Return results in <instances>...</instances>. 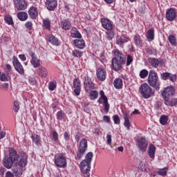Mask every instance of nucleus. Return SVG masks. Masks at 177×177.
I'll list each match as a JSON object with an SVG mask.
<instances>
[{"label":"nucleus","mask_w":177,"mask_h":177,"mask_svg":"<svg viewBox=\"0 0 177 177\" xmlns=\"http://www.w3.org/2000/svg\"><path fill=\"white\" fill-rule=\"evenodd\" d=\"M148 145L149 143L145 138L141 137L140 139H138V146L141 151H146Z\"/></svg>","instance_id":"obj_15"},{"label":"nucleus","mask_w":177,"mask_h":177,"mask_svg":"<svg viewBox=\"0 0 177 177\" xmlns=\"http://www.w3.org/2000/svg\"><path fill=\"white\" fill-rule=\"evenodd\" d=\"M75 139L76 140V142H80V140H81V133H77L76 135L75 136Z\"/></svg>","instance_id":"obj_62"},{"label":"nucleus","mask_w":177,"mask_h":177,"mask_svg":"<svg viewBox=\"0 0 177 177\" xmlns=\"http://www.w3.org/2000/svg\"><path fill=\"white\" fill-rule=\"evenodd\" d=\"M149 64L154 68H157L158 66H160V63H161L162 61L158 60L157 58L151 57L149 58Z\"/></svg>","instance_id":"obj_24"},{"label":"nucleus","mask_w":177,"mask_h":177,"mask_svg":"<svg viewBox=\"0 0 177 177\" xmlns=\"http://www.w3.org/2000/svg\"><path fill=\"white\" fill-rule=\"evenodd\" d=\"M84 89L86 92L95 89V84L92 82V80L89 76H85L84 77Z\"/></svg>","instance_id":"obj_10"},{"label":"nucleus","mask_w":177,"mask_h":177,"mask_svg":"<svg viewBox=\"0 0 177 177\" xmlns=\"http://www.w3.org/2000/svg\"><path fill=\"white\" fill-rule=\"evenodd\" d=\"M116 42L118 45H124V44H127V42H128V37L122 36L117 40Z\"/></svg>","instance_id":"obj_38"},{"label":"nucleus","mask_w":177,"mask_h":177,"mask_svg":"<svg viewBox=\"0 0 177 177\" xmlns=\"http://www.w3.org/2000/svg\"><path fill=\"white\" fill-rule=\"evenodd\" d=\"M176 93L175 88L173 86H169L161 92V96L163 97L164 100H167L172 97Z\"/></svg>","instance_id":"obj_7"},{"label":"nucleus","mask_w":177,"mask_h":177,"mask_svg":"<svg viewBox=\"0 0 177 177\" xmlns=\"http://www.w3.org/2000/svg\"><path fill=\"white\" fill-rule=\"evenodd\" d=\"M165 104L166 106H170L171 107H174V106H177V98H171V99H167L165 100Z\"/></svg>","instance_id":"obj_29"},{"label":"nucleus","mask_w":177,"mask_h":177,"mask_svg":"<svg viewBox=\"0 0 177 177\" xmlns=\"http://www.w3.org/2000/svg\"><path fill=\"white\" fill-rule=\"evenodd\" d=\"M28 53L29 55L31 57L32 60L30 61V63L32 66H33L34 68L39 67V66H41V62L39 59L37 57H35V53H32V51H29Z\"/></svg>","instance_id":"obj_14"},{"label":"nucleus","mask_w":177,"mask_h":177,"mask_svg":"<svg viewBox=\"0 0 177 177\" xmlns=\"http://www.w3.org/2000/svg\"><path fill=\"white\" fill-rule=\"evenodd\" d=\"M93 158V153L92 152H88L86 156H85V159L83 160L81 163L80 165H88L91 166V163L92 162V158Z\"/></svg>","instance_id":"obj_18"},{"label":"nucleus","mask_w":177,"mask_h":177,"mask_svg":"<svg viewBox=\"0 0 177 177\" xmlns=\"http://www.w3.org/2000/svg\"><path fill=\"white\" fill-rule=\"evenodd\" d=\"M15 164V160L12 159L10 157V149L9 151V158H5L3 159V165L6 167V168H8V169L12 168V166Z\"/></svg>","instance_id":"obj_19"},{"label":"nucleus","mask_w":177,"mask_h":177,"mask_svg":"<svg viewBox=\"0 0 177 177\" xmlns=\"http://www.w3.org/2000/svg\"><path fill=\"white\" fill-rule=\"evenodd\" d=\"M171 73L169 72H165L160 74V78L161 80H162L163 81H167V80H168V78H169V75H170Z\"/></svg>","instance_id":"obj_46"},{"label":"nucleus","mask_w":177,"mask_h":177,"mask_svg":"<svg viewBox=\"0 0 177 177\" xmlns=\"http://www.w3.org/2000/svg\"><path fill=\"white\" fill-rule=\"evenodd\" d=\"M4 20L7 24L12 25L13 24V19L12 18V16L9 15H6L5 16Z\"/></svg>","instance_id":"obj_42"},{"label":"nucleus","mask_w":177,"mask_h":177,"mask_svg":"<svg viewBox=\"0 0 177 177\" xmlns=\"http://www.w3.org/2000/svg\"><path fill=\"white\" fill-rule=\"evenodd\" d=\"M91 171V166L86 165H81V171L82 172L84 177H89L91 174H89Z\"/></svg>","instance_id":"obj_20"},{"label":"nucleus","mask_w":177,"mask_h":177,"mask_svg":"<svg viewBox=\"0 0 177 177\" xmlns=\"http://www.w3.org/2000/svg\"><path fill=\"white\" fill-rule=\"evenodd\" d=\"M82 55H83L82 51L77 49H75L72 52V56H73V57H77V58L82 57Z\"/></svg>","instance_id":"obj_40"},{"label":"nucleus","mask_w":177,"mask_h":177,"mask_svg":"<svg viewBox=\"0 0 177 177\" xmlns=\"http://www.w3.org/2000/svg\"><path fill=\"white\" fill-rule=\"evenodd\" d=\"M176 18V10L175 8H169L166 12V19L169 20V21H174Z\"/></svg>","instance_id":"obj_13"},{"label":"nucleus","mask_w":177,"mask_h":177,"mask_svg":"<svg viewBox=\"0 0 177 177\" xmlns=\"http://www.w3.org/2000/svg\"><path fill=\"white\" fill-rule=\"evenodd\" d=\"M96 77L99 81L103 82V81H106V78L107 77V72L106 69L104 68H98L96 71Z\"/></svg>","instance_id":"obj_9"},{"label":"nucleus","mask_w":177,"mask_h":177,"mask_svg":"<svg viewBox=\"0 0 177 177\" xmlns=\"http://www.w3.org/2000/svg\"><path fill=\"white\" fill-rule=\"evenodd\" d=\"M148 83L152 88H155L156 91H160V82H158V75L154 71H150L148 77Z\"/></svg>","instance_id":"obj_2"},{"label":"nucleus","mask_w":177,"mask_h":177,"mask_svg":"<svg viewBox=\"0 0 177 177\" xmlns=\"http://www.w3.org/2000/svg\"><path fill=\"white\" fill-rule=\"evenodd\" d=\"M74 92L76 96H80L81 93V87L80 88H75Z\"/></svg>","instance_id":"obj_61"},{"label":"nucleus","mask_w":177,"mask_h":177,"mask_svg":"<svg viewBox=\"0 0 177 177\" xmlns=\"http://www.w3.org/2000/svg\"><path fill=\"white\" fill-rule=\"evenodd\" d=\"M37 74L42 77V78H46L48 77V71L46 69L42 66L39 67V69L37 71Z\"/></svg>","instance_id":"obj_30"},{"label":"nucleus","mask_w":177,"mask_h":177,"mask_svg":"<svg viewBox=\"0 0 177 177\" xmlns=\"http://www.w3.org/2000/svg\"><path fill=\"white\" fill-rule=\"evenodd\" d=\"M114 55L115 57H113V59H117L118 62H121V64L127 63V58L125 57V55H124L122 52H121L120 50H115Z\"/></svg>","instance_id":"obj_12"},{"label":"nucleus","mask_w":177,"mask_h":177,"mask_svg":"<svg viewBox=\"0 0 177 177\" xmlns=\"http://www.w3.org/2000/svg\"><path fill=\"white\" fill-rule=\"evenodd\" d=\"M28 13L30 19H37L38 17V11L37 8L34 6L30 8Z\"/></svg>","instance_id":"obj_23"},{"label":"nucleus","mask_w":177,"mask_h":177,"mask_svg":"<svg viewBox=\"0 0 177 177\" xmlns=\"http://www.w3.org/2000/svg\"><path fill=\"white\" fill-rule=\"evenodd\" d=\"M21 172H22V169L20 167H15L12 168V174L15 176H18V177L21 176V174H22Z\"/></svg>","instance_id":"obj_37"},{"label":"nucleus","mask_w":177,"mask_h":177,"mask_svg":"<svg viewBox=\"0 0 177 177\" xmlns=\"http://www.w3.org/2000/svg\"><path fill=\"white\" fill-rule=\"evenodd\" d=\"M47 9L48 10H55L57 6V1L56 0H46Z\"/></svg>","instance_id":"obj_21"},{"label":"nucleus","mask_w":177,"mask_h":177,"mask_svg":"<svg viewBox=\"0 0 177 177\" xmlns=\"http://www.w3.org/2000/svg\"><path fill=\"white\" fill-rule=\"evenodd\" d=\"M146 37L149 41H153L154 39V28H151L147 30Z\"/></svg>","instance_id":"obj_35"},{"label":"nucleus","mask_w":177,"mask_h":177,"mask_svg":"<svg viewBox=\"0 0 177 177\" xmlns=\"http://www.w3.org/2000/svg\"><path fill=\"white\" fill-rule=\"evenodd\" d=\"M57 83L55 81L50 82L48 83L49 91H55L56 89Z\"/></svg>","instance_id":"obj_47"},{"label":"nucleus","mask_w":177,"mask_h":177,"mask_svg":"<svg viewBox=\"0 0 177 177\" xmlns=\"http://www.w3.org/2000/svg\"><path fill=\"white\" fill-rule=\"evenodd\" d=\"M55 164L59 168H66L67 167V161L63 153H57L55 156Z\"/></svg>","instance_id":"obj_6"},{"label":"nucleus","mask_w":177,"mask_h":177,"mask_svg":"<svg viewBox=\"0 0 177 177\" xmlns=\"http://www.w3.org/2000/svg\"><path fill=\"white\" fill-rule=\"evenodd\" d=\"M122 80L121 78H116L113 82V86L116 89H122Z\"/></svg>","instance_id":"obj_32"},{"label":"nucleus","mask_w":177,"mask_h":177,"mask_svg":"<svg viewBox=\"0 0 177 177\" xmlns=\"http://www.w3.org/2000/svg\"><path fill=\"white\" fill-rule=\"evenodd\" d=\"M86 149H88V140L86 139L83 138L80 140V145L78 146V150L77 151V160H81L82 157H84V154H85V151H86Z\"/></svg>","instance_id":"obj_3"},{"label":"nucleus","mask_w":177,"mask_h":177,"mask_svg":"<svg viewBox=\"0 0 177 177\" xmlns=\"http://www.w3.org/2000/svg\"><path fill=\"white\" fill-rule=\"evenodd\" d=\"M106 143L107 145H111V134L106 135Z\"/></svg>","instance_id":"obj_59"},{"label":"nucleus","mask_w":177,"mask_h":177,"mask_svg":"<svg viewBox=\"0 0 177 177\" xmlns=\"http://www.w3.org/2000/svg\"><path fill=\"white\" fill-rule=\"evenodd\" d=\"M13 110L15 113H18L19 110H20V105L19 104V101L14 102Z\"/></svg>","instance_id":"obj_49"},{"label":"nucleus","mask_w":177,"mask_h":177,"mask_svg":"<svg viewBox=\"0 0 177 177\" xmlns=\"http://www.w3.org/2000/svg\"><path fill=\"white\" fill-rule=\"evenodd\" d=\"M6 177H15V174L10 171H7L6 173Z\"/></svg>","instance_id":"obj_64"},{"label":"nucleus","mask_w":177,"mask_h":177,"mask_svg":"<svg viewBox=\"0 0 177 177\" xmlns=\"http://www.w3.org/2000/svg\"><path fill=\"white\" fill-rule=\"evenodd\" d=\"M48 41L50 42V44L55 45L56 46H59V45H60V41H59V39L54 35L49 36Z\"/></svg>","instance_id":"obj_33"},{"label":"nucleus","mask_w":177,"mask_h":177,"mask_svg":"<svg viewBox=\"0 0 177 177\" xmlns=\"http://www.w3.org/2000/svg\"><path fill=\"white\" fill-rule=\"evenodd\" d=\"M12 64L14 66L15 69L19 74H21L23 75L24 74V68H23V65H21V63L19 61V59L16 57H12Z\"/></svg>","instance_id":"obj_8"},{"label":"nucleus","mask_w":177,"mask_h":177,"mask_svg":"<svg viewBox=\"0 0 177 177\" xmlns=\"http://www.w3.org/2000/svg\"><path fill=\"white\" fill-rule=\"evenodd\" d=\"M52 135H53L54 141L59 142V134H57V132H56V131H54L52 132Z\"/></svg>","instance_id":"obj_56"},{"label":"nucleus","mask_w":177,"mask_h":177,"mask_svg":"<svg viewBox=\"0 0 177 177\" xmlns=\"http://www.w3.org/2000/svg\"><path fill=\"white\" fill-rule=\"evenodd\" d=\"M140 93L144 99H149L153 96V89L147 83L142 84L139 88Z\"/></svg>","instance_id":"obj_4"},{"label":"nucleus","mask_w":177,"mask_h":177,"mask_svg":"<svg viewBox=\"0 0 177 177\" xmlns=\"http://www.w3.org/2000/svg\"><path fill=\"white\" fill-rule=\"evenodd\" d=\"M101 23L103 28L105 30H113V24H111V21L107 18H102Z\"/></svg>","instance_id":"obj_17"},{"label":"nucleus","mask_w":177,"mask_h":177,"mask_svg":"<svg viewBox=\"0 0 177 177\" xmlns=\"http://www.w3.org/2000/svg\"><path fill=\"white\" fill-rule=\"evenodd\" d=\"M132 62H133V57L131 56V55H127V63H126V66L128 67L129 66H131V64L132 63Z\"/></svg>","instance_id":"obj_53"},{"label":"nucleus","mask_w":177,"mask_h":177,"mask_svg":"<svg viewBox=\"0 0 177 177\" xmlns=\"http://www.w3.org/2000/svg\"><path fill=\"white\" fill-rule=\"evenodd\" d=\"M140 169L142 171L145 172V171H146L147 168H146V165H145V163H140Z\"/></svg>","instance_id":"obj_60"},{"label":"nucleus","mask_w":177,"mask_h":177,"mask_svg":"<svg viewBox=\"0 0 177 177\" xmlns=\"http://www.w3.org/2000/svg\"><path fill=\"white\" fill-rule=\"evenodd\" d=\"M73 44L78 49H84L85 48V41L84 39H75Z\"/></svg>","instance_id":"obj_26"},{"label":"nucleus","mask_w":177,"mask_h":177,"mask_svg":"<svg viewBox=\"0 0 177 177\" xmlns=\"http://www.w3.org/2000/svg\"><path fill=\"white\" fill-rule=\"evenodd\" d=\"M62 27L63 30L67 31V30H70V28H71V25H70L68 22L64 21L62 22Z\"/></svg>","instance_id":"obj_43"},{"label":"nucleus","mask_w":177,"mask_h":177,"mask_svg":"<svg viewBox=\"0 0 177 177\" xmlns=\"http://www.w3.org/2000/svg\"><path fill=\"white\" fill-rule=\"evenodd\" d=\"M31 139L37 146H42L41 141V137L38 136V134H32L31 136Z\"/></svg>","instance_id":"obj_25"},{"label":"nucleus","mask_w":177,"mask_h":177,"mask_svg":"<svg viewBox=\"0 0 177 177\" xmlns=\"http://www.w3.org/2000/svg\"><path fill=\"white\" fill-rule=\"evenodd\" d=\"M28 81L30 85H35L37 84V80H35V77H29L28 79Z\"/></svg>","instance_id":"obj_54"},{"label":"nucleus","mask_w":177,"mask_h":177,"mask_svg":"<svg viewBox=\"0 0 177 177\" xmlns=\"http://www.w3.org/2000/svg\"><path fill=\"white\" fill-rule=\"evenodd\" d=\"M168 172V168L165 167L163 169H160L158 172V175H160V176H165Z\"/></svg>","instance_id":"obj_41"},{"label":"nucleus","mask_w":177,"mask_h":177,"mask_svg":"<svg viewBox=\"0 0 177 177\" xmlns=\"http://www.w3.org/2000/svg\"><path fill=\"white\" fill-rule=\"evenodd\" d=\"M100 97H99L97 100V103L100 104H104V110L105 113H109V111L110 110V104H109V99L107 98V96L104 95V91L103 90L100 91Z\"/></svg>","instance_id":"obj_5"},{"label":"nucleus","mask_w":177,"mask_h":177,"mask_svg":"<svg viewBox=\"0 0 177 177\" xmlns=\"http://www.w3.org/2000/svg\"><path fill=\"white\" fill-rule=\"evenodd\" d=\"M25 27L26 28H28V30H31V28H32V23H31L30 21L26 22L25 24Z\"/></svg>","instance_id":"obj_58"},{"label":"nucleus","mask_w":177,"mask_h":177,"mask_svg":"<svg viewBox=\"0 0 177 177\" xmlns=\"http://www.w3.org/2000/svg\"><path fill=\"white\" fill-rule=\"evenodd\" d=\"M169 81H171V82H175V81H176V75L170 73L169 76Z\"/></svg>","instance_id":"obj_57"},{"label":"nucleus","mask_w":177,"mask_h":177,"mask_svg":"<svg viewBox=\"0 0 177 177\" xmlns=\"http://www.w3.org/2000/svg\"><path fill=\"white\" fill-rule=\"evenodd\" d=\"M0 80L1 81L6 82L8 81V77H6V75H5V73H2Z\"/></svg>","instance_id":"obj_63"},{"label":"nucleus","mask_w":177,"mask_h":177,"mask_svg":"<svg viewBox=\"0 0 177 177\" xmlns=\"http://www.w3.org/2000/svg\"><path fill=\"white\" fill-rule=\"evenodd\" d=\"M106 38L109 39V41H111L113 38H114V32H106Z\"/></svg>","instance_id":"obj_55"},{"label":"nucleus","mask_w":177,"mask_h":177,"mask_svg":"<svg viewBox=\"0 0 177 177\" xmlns=\"http://www.w3.org/2000/svg\"><path fill=\"white\" fill-rule=\"evenodd\" d=\"M149 75V71L146 69H142L140 72V78L145 79L146 77Z\"/></svg>","instance_id":"obj_45"},{"label":"nucleus","mask_w":177,"mask_h":177,"mask_svg":"<svg viewBox=\"0 0 177 177\" xmlns=\"http://www.w3.org/2000/svg\"><path fill=\"white\" fill-rule=\"evenodd\" d=\"M133 41L137 46L142 47L143 46V41H142V39L140 38V35H136L133 37Z\"/></svg>","instance_id":"obj_31"},{"label":"nucleus","mask_w":177,"mask_h":177,"mask_svg":"<svg viewBox=\"0 0 177 177\" xmlns=\"http://www.w3.org/2000/svg\"><path fill=\"white\" fill-rule=\"evenodd\" d=\"M169 42L171 45L175 46L176 45V38L174 35H169L168 37Z\"/></svg>","instance_id":"obj_48"},{"label":"nucleus","mask_w":177,"mask_h":177,"mask_svg":"<svg viewBox=\"0 0 177 177\" xmlns=\"http://www.w3.org/2000/svg\"><path fill=\"white\" fill-rule=\"evenodd\" d=\"M122 64H121V62L116 58H113L111 60V66L114 71H120L122 68Z\"/></svg>","instance_id":"obj_16"},{"label":"nucleus","mask_w":177,"mask_h":177,"mask_svg":"<svg viewBox=\"0 0 177 177\" xmlns=\"http://www.w3.org/2000/svg\"><path fill=\"white\" fill-rule=\"evenodd\" d=\"M71 35L72 38H80V39L82 38V35H81V32L77 30L76 28L71 29Z\"/></svg>","instance_id":"obj_34"},{"label":"nucleus","mask_w":177,"mask_h":177,"mask_svg":"<svg viewBox=\"0 0 177 177\" xmlns=\"http://www.w3.org/2000/svg\"><path fill=\"white\" fill-rule=\"evenodd\" d=\"M17 17L20 21H26L28 19V14L26 12H19L17 14Z\"/></svg>","instance_id":"obj_27"},{"label":"nucleus","mask_w":177,"mask_h":177,"mask_svg":"<svg viewBox=\"0 0 177 177\" xmlns=\"http://www.w3.org/2000/svg\"><path fill=\"white\" fill-rule=\"evenodd\" d=\"M160 124L161 125H167L168 124V115H162L160 118Z\"/></svg>","instance_id":"obj_39"},{"label":"nucleus","mask_w":177,"mask_h":177,"mask_svg":"<svg viewBox=\"0 0 177 177\" xmlns=\"http://www.w3.org/2000/svg\"><path fill=\"white\" fill-rule=\"evenodd\" d=\"M43 24L45 28L47 30H50V20L46 19L43 20Z\"/></svg>","instance_id":"obj_44"},{"label":"nucleus","mask_w":177,"mask_h":177,"mask_svg":"<svg viewBox=\"0 0 177 177\" xmlns=\"http://www.w3.org/2000/svg\"><path fill=\"white\" fill-rule=\"evenodd\" d=\"M156 155V145L149 144L148 147V156L150 158L154 159Z\"/></svg>","instance_id":"obj_22"},{"label":"nucleus","mask_w":177,"mask_h":177,"mask_svg":"<svg viewBox=\"0 0 177 177\" xmlns=\"http://www.w3.org/2000/svg\"><path fill=\"white\" fill-rule=\"evenodd\" d=\"M113 120L114 122V124L116 125H120V123L121 122V120L120 119V116L118 115H114L113 116Z\"/></svg>","instance_id":"obj_51"},{"label":"nucleus","mask_w":177,"mask_h":177,"mask_svg":"<svg viewBox=\"0 0 177 177\" xmlns=\"http://www.w3.org/2000/svg\"><path fill=\"white\" fill-rule=\"evenodd\" d=\"M89 97L91 100H96L99 97V93L96 90H91L89 92Z\"/></svg>","instance_id":"obj_36"},{"label":"nucleus","mask_w":177,"mask_h":177,"mask_svg":"<svg viewBox=\"0 0 177 177\" xmlns=\"http://www.w3.org/2000/svg\"><path fill=\"white\" fill-rule=\"evenodd\" d=\"M14 5L17 10H26L27 9L26 0H14Z\"/></svg>","instance_id":"obj_11"},{"label":"nucleus","mask_w":177,"mask_h":177,"mask_svg":"<svg viewBox=\"0 0 177 177\" xmlns=\"http://www.w3.org/2000/svg\"><path fill=\"white\" fill-rule=\"evenodd\" d=\"M57 118L60 121L63 120V119L64 118V112L62 111H58L57 113Z\"/></svg>","instance_id":"obj_52"},{"label":"nucleus","mask_w":177,"mask_h":177,"mask_svg":"<svg viewBox=\"0 0 177 177\" xmlns=\"http://www.w3.org/2000/svg\"><path fill=\"white\" fill-rule=\"evenodd\" d=\"M123 118L124 120V125L127 128V131L131 129V122H129V115L128 113H124Z\"/></svg>","instance_id":"obj_28"},{"label":"nucleus","mask_w":177,"mask_h":177,"mask_svg":"<svg viewBox=\"0 0 177 177\" xmlns=\"http://www.w3.org/2000/svg\"><path fill=\"white\" fill-rule=\"evenodd\" d=\"M10 158L14 160L15 164H17L19 167L24 168L27 165V154L24 153H21L17 155V151L16 150L10 149Z\"/></svg>","instance_id":"obj_1"},{"label":"nucleus","mask_w":177,"mask_h":177,"mask_svg":"<svg viewBox=\"0 0 177 177\" xmlns=\"http://www.w3.org/2000/svg\"><path fill=\"white\" fill-rule=\"evenodd\" d=\"M73 88H81V82L80 79H74L73 80Z\"/></svg>","instance_id":"obj_50"}]
</instances>
